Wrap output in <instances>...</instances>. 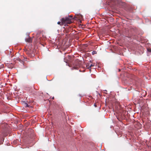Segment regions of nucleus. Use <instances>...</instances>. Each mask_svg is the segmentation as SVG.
<instances>
[{
  "label": "nucleus",
  "instance_id": "nucleus-1",
  "mask_svg": "<svg viewBox=\"0 0 151 151\" xmlns=\"http://www.w3.org/2000/svg\"><path fill=\"white\" fill-rule=\"evenodd\" d=\"M82 62L77 60L75 61L73 63L72 65V70L77 69L81 66Z\"/></svg>",
  "mask_w": 151,
  "mask_h": 151
},
{
  "label": "nucleus",
  "instance_id": "nucleus-2",
  "mask_svg": "<svg viewBox=\"0 0 151 151\" xmlns=\"http://www.w3.org/2000/svg\"><path fill=\"white\" fill-rule=\"evenodd\" d=\"M61 24L60 25L61 26L65 24H65H70L72 23L70 18L68 17H66L65 18H63L61 20Z\"/></svg>",
  "mask_w": 151,
  "mask_h": 151
},
{
  "label": "nucleus",
  "instance_id": "nucleus-3",
  "mask_svg": "<svg viewBox=\"0 0 151 151\" xmlns=\"http://www.w3.org/2000/svg\"><path fill=\"white\" fill-rule=\"evenodd\" d=\"M24 51L26 52V54L30 57H33L34 56L35 54L34 52L32 50L30 49L29 50L26 49L24 50Z\"/></svg>",
  "mask_w": 151,
  "mask_h": 151
},
{
  "label": "nucleus",
  "instance_id": "nucleus-4",
  "mask_svg": "<svg viewBox=\"0 0 151 151\" xmlns=\"http://www.w3.org/2000/svg\"><path fill=\"white\" fill-rule=\"evenodd\" d=\"M25 40L27 42H32V39L29 36L28 38L25 39Z\"/></svg>",
  "mask_w": 151,
  "mask_h": 151
},
{
  "label": "nucleus",
  "instance_id": "nucleus-5",
  "mask_svg": "<svg viewBox=\"0 0 151 151\" xmlns=\"http://www.w3.org/2000/svg\"><path fill=\"white\" fill-rule=\"evenodd\" d=\"M4 139L1 135H0V145L3 143Z\"/></svg>",
  "mask_w": 151,
  "mask_h": 151
},
{
  "label": "nucleus",
  "instance_id": "nucleus-6",
  "mask_svg": "<svg viewBox=\"0 0 151 151\" xmlns=\"http://www.w3.org/2000/svg\"><path fill=\"white\" fill-rule=\"evenodd\" d=\"M4 67V65L3 64H1L0 65V70L2 69Z\"/></svg>",
  "mask_w": 151,
  "mask_h": 151
},
{
  "label": "nucleus",
  "instance_id": "nucleus-7",
  "mask_svg": "<svg viewBox=\"0 0 151 151\" xmlns=\"http://www.w3.org/2000/svg\"><path fill=\"white\" fill-rule=\"evenodd\" d=\"M68 17H69V18H70V19H71V20L72 19H73V16L71 15H70V16H68Z\"/></svg>",
  "mask_w": 151,
  "mask_h": 151
},
{
  "label": "nucleus",
  "instance_id": "nucleus-8",
  "mask_svg": "<svg viewBox=\"0 0 151 151\" xmlns=\"http://www.w3.org/2000/svg\"><path fill=\"white\" fill-rule=\"evenodd\" d=\"M97 53V52L96 51H93L92 52V54L93 55H94V54H96Z\"/></svg>",
  "mask_w": 151,
  "mask_h": 151
},
{
  "label": "nucleus",
  "instance_id": "nucleus-9",
  "mask_svg": "<svg viewBox=\"0 0 151 151\" xmlns=\"http://www.w3.org/2000/svg\"><path fill=\"white\" fill-rule=\"evenodd\" d=\"M94 65H93L92 64H91L89 67L88 68V69H91V67L93 66Z\"/></svg>",
  "mask_w": 151,
  "mask_h": 151
},
{
  "label": "nucleus",
  "instance_id": "nucleus-10",
  "mask_svg": "<svg viewBox=\"0 0 151 151\" xmlns=\"http://www.w3.org/2000/svg\"><path fill=\"white\" fill-rule=\"evenodd\" d=\"M147 50L148 52H151V49H147Z\"/></svg>",
  "mask_w": 151,
  "mask_h": 151
},
{
  "label": "nucleus",
  "instance_id": "nucleus-11",
  "mask_svg": "<svg viewBox=\"0 0 151 151\" xmlns=\"http://www.w3.org/2000/svg\"><path fill=\"white\" fill-rule=\"evenodd\" d=\"M58 24H60V25H60L61 24V22H58Z\"/></svg>",
  "mask_w": 151,
  "mask_h": 151
},
{
  "label": "nucleus",
  "instance_id": "nucleus-12",
  "mask_svg": "<svg viewBox=\"0 0 151 151\" xmlns=\"http://www.w3.org/2000/svg\"><path fill=\"white\" fill-rule=\"evenodd\" d=\"M94 106L95 107H96L97 106H96V104L95 103L94 104Z\"/></svg>",
  "mask_w": 151,
  "mask_h": 151
},
{
  "label": "nucleus",
  "instance_id": "nucleus-13",
  "mask_svg": "<svg viewBox=\"0 0 151 151\" xmlns=\"http://www.w3.org/2000/svg\"><path fill=\"white\" fill-rule=\"evenodd\" d=\"M26 106L27 107H29V105L28 104H27L26 105Z\"/></svg>",
  "mask_w": 151,
  "mask_h": 151
},
{
  "label": "nucleus",
  "instance_id": "nucleus-14",
  "mask_svg": "<svg viewBox=\"0 0 151 151\" xmlns=\"http://www.w3.org/2000/svg\"><path fill=\"white\" fill-rule=\"evenodd\" d=\"M31 131L32 132H33V130L32 129H31Z\"/></svg>",
  "mask_w": 151,
  "mask_h": 151
},
{
  "label": "nucleus",
  "instance_id": "nucleus-15",
  "mask_svg": "<svg viewBox=\"0 0 151 151\" xmlns=\"http://www.w3.org/2000/svg\"><path fill=\"white\" fill-rule=\"evenodd\" d=\"M119 71H120V69H119Z\"/></svg>",
  "mask_w": 151,
  "mask_h": 151
},
{
  "label": "nucleus",
  "instance_id": "nucleus-16",
  "mask_svg": "<svg viewBox=\"0 0 151 151\" xmlns=\"http://www.w3.org/2000/svg\"><path fill=\"white\" fill-rule=\"evenodd\" d=\"M52 99H54V97H53V98H52Z\"/></svg>",
  "mask_w": 151,
  "mask_h": 151
}]
</instances>
